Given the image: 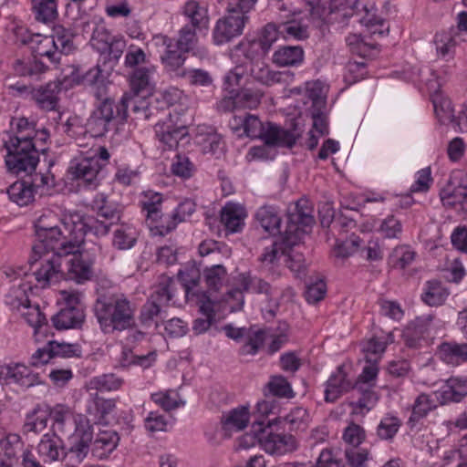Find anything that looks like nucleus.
<instances>
[{"label":"nucleus","instance_id":"nucleus-1","mask_svg":"<svg viewBox=\"0 0 467 467\" xmlns=\"http://www.w3.org/2000/svg\"><path fill=\"white\" fill-rule=\"evenodd\" d=\"M40 223L36 233V241L32 246V254L28 259L31 266L41 261V266L34 272L36 281L45 287L57 281L63 272V255H68L77 247L76 243L66 241L59 227L47 229Z\"/></svg>","mask_w":467,"mask_h":467},{"label":"nucleus","instance_id":"nucleus-2","mask_svg":"<svg viewBox=\"0 0 467 467\" xmlns=\"http://www.w3.org/2000/svg\"><path fill=\"white\" fill-rule=\"evenodd\" d=\"M135 310L134 304L122 294L102 295L93 306L94 315L105 334L133 327Z\"/></svg>","mask_w":467,"mask_h":467},{"label":"nucleus","instance_id":"nucleus-3","mask_svg":"<svg viewBox=\"0 0 467 467\" xmlns=\"http://www.w3.org/2000/svg\"><path fill=\"white\" fill-rule=\"evenodd\" d=\"M100 75L99 67L89 69L83 77L86 84L93 86V94L97 99L95 109L86 123V130L94 138L104 136L109 130L116 113L114 100L107 94L104 85H98Z\"/></svg>","mask_w":467,"mask_h":467},{"label":"nucleus","instance_id":"nucleus-4","mask_svg":"<svg viewBox=\"0 0 467 467\" xmlns=\"http://www.w3.org/2000/svg\"><path fill=\"white\" fill-rule=\"evenodd\" d=\"M237 124H242L244 132L247 137L261 139L266 146L293 148L300 133L296 131V125L293 130H285L281 126L267 122L265 125L254 115L234 117Z\"/></svg>","mask_w":467,"mask_h":467},{"label":"nucleus","instance_id":"nucleus-5","mask_svg":"<svg viewBox=\"0 0 467 467\" xmlns=\"http://www.w3.org/2000/svg\"><path fill=\"white\" fill-rule=\"evenodd\" d=\"M31 134L25 136H10L5 140L4 146L7 150L5 165L7 170L16 175L34 172L39 161L38 152L47 151L46 148H36L31 142Z\"/></svg>","mask_w":467,"mask_h":467},{"label":"nucleus","instance_id":"nucleus-6","mask_svg":"<svg viewBox=\"0 0 467 467\" xmlns=\"http://www.w3.org/2000/svg\"><path fill=\"white\" fill-rule=\"evenodd\" d=\"M178 279L182 284L187 299L190 297L198 298V303L200 304L199 311L202 317L193 321L192 330L197 335L202 334L215 321V312L210 296L200 288L201 274L195 268L179 271Z\"/></svg>","mask_w":467,"mask_h":467},{"label":"nucleus","instance_id":"nucleus-7","mask_svg":"<svg viewBox=\"0 0 467 467\" xmlns=\"http://www.w3.org/2000/svg\"><path fill=\"white\" fill-rule=\"evenodd\" d=\"M272 421L258 420L252 425V434L244 436L242 442L248 447L257 441L265 451L274 456L292 453L297 449V442L291 434L275 433L270 429Z\"/></svg>","mask_w":467,"mask_h":467},{"label":"nucleus","instance_id":"nucleus-8","mask_svg":"<svg viewBox=\"0 0 467 467\" xmlns=\"http://www.w3.org/2000/svg\"><path fill=\"white\" fill-rule=\"evenodd\" d=\"M176 284L172 278L164 277L158 285L150 297L141 306L139 320L142 327H150L155 324L159 326L156 318L161 317L166 311L165 307L175 296Z\"/></svg>","mask_w":467,"mask_h":467},{"label":"nucleus","instance_id":"nucleus-9","mask_svg":"<svg viewBox=\"0 0 467 467\" xmlns=\"http://www.w3.org/2000/svg\"><path fill=\"white\" fill-rule=\"evenodd\" d=\"M75 34L70 28L56 26L51 36H45L37 42L35 53L47 57L52 63H58L62 54L67 55L74 49Z\"/></svg>","mask_w":467,"mask_h":467},{"label":"nucleus","instance_id":"nucleus-10","mask_svg":"<svg viewBox=\"0 0 467 467\" xmlns=\"http://www.w3.org/2000/svg\"><path fill=\"white\" fill-rule=\"evenodd\" d=\"M50 418L53 420L52 431L54 436H70L74 434V438L80 436L83 431H91L88 421L82 416H74L72 412L61 406H56L49 410Z\"/></svg>","mask_w":467,"mask_h":467},{"label":"nucleus","instance_id":"nucleus-11","mask_svg":"<svg viewBox=\"0 0 467 467\" xmlns=\"http://www.w3.org/2000/svg\"><path fill=\"white\" fill-rule=\"evenodd\" d=\"M226 15L218 19L213 30L215 45H223L243 34L248 16L236 11L226 9Z\"/></svg>","mask_w":467,"mask_h":467},{"label":"nucleus","instance_id":"nucleus-12","mask_svg":"<svg viewBox=\"0 0 467 467\" xmlns=\"http://www.w3.org/2000/svg\"><path fill=\"white\" fill-rule=\"evenodd\" d=\"M153 96H143L140 94H125L120 102L116 105L117 116L121 119L127 118V111L130 109L138 119H148L152 114L155 107L152 105Z\"/></svg>","mask_w":467,"mask_h":467},{"label":"nucleus","instance_id":"nucleus-13","mask_svg":"<svg viewBox=\"0 0 467 467\" xmlns=\"http://www.w3.org/2000/svg\"><path fill=\"white\" fill-rule=\"evenodd\" d=\"M63 272L59 275L57 282L61 278L73 280L78 284H82L89 280L93 275L92 268L79 255L77 254L76 248L68 255H63L62 259ZM56 283V281H51Z\"/></svg>","mask_w":467,"mask_h":467},{"label":"nucleus","instance_id":"nucleus-14","mask_svg":"<svg viewBox=\"0 0 467 467\" xmlns=\"http://www.w3.org/2000/svg\"><path fill=\"white\" fill-rule=\"evenodd\" d=\"M2 379L8 380V382H14L25 389L43 384L38 373L34 372L29 367L20 363L1 368L0 380Z\"/></svg>","mask_w":467,"mask_h":467},{"label":"nucleus","instance_id":"nucleus-15","mask_svg":"<svg viewBox=\"0 0 467 467\" xmlns=\"http://www.w3.org/2000/svg\"><path fill=\"white\" fill-rule=\"evenodd\" d=\"M59 81H51L46 85L32 88L30 94L37 107L46 111L58 109L59 94L62 90Z\"/></svg>","mask_w":467,"mask_h":467},{"label":"nucleus","instance_id":"nucleus-16","mask_svg":"<svg viewBox=\"0 0 467 467\" xmlns=\"http://www.w3.org/2000/svg\"><path fill=\"white\" fill-rule=\"evenodd\" d=\"M433 316L426 315L416 317L403 331V339L409 348H417L433 329Z\"/></svg>","mask_w":467,"mask_h":467},{"label":"nucleus","instance_id":"nucleus-17","mask_svg":"<svg viewBox=\"0 0 467 467\" xmlns=\"http://www.w3.org/2000/svg\"><path fill=\"white\" fill-rule=\"evenodd\" d=\"M70 173L77 180H81L87 186L95 188L98 185V176L101 171V165L94 158H81L71 163Z\"/></svg>","mask_w":467,"mask_h":467},{"label":"nucleus","instance_id":"nucleus-18","mask_svg":"<svg viewBox=\"0 0 467 467\" xmlns=\"http://www.w3.org/2000/svg\"><path fill=\"white\" fill-rule=\"evenodd\" d=\"M355 388V384L348 378L344 366H339L331 374L326 384L325 400L335 402L344 393Z\"/></svg>","mask_w":467,"mask_h":467},{"label":"nucleus","instance_id":"nucleus-19","mask_svg":"<svg viewBox=\"0 0 467 467\" xmlns=\"http://www.w3.org/2000/svg\"><path fill=\"white\" fill-rule=\"evenodd\" d=\"M250 73L254 80L265 86H272L275 83L285 82L287 78L294 76L289 71L272 70L263 60H256L253 62Z\"/></svg>","mask_w":467,"mask_h":467},{"label":"nucleus","instance_id":"nucleus-20","mask_svg":"<svg viewBox=\"0 0 467 467\" xmlns=\"http://www.w3.org/2000/svg\"><path fill=\"white\" fill-rule=\"evenodd\" d=\"M92 431H83V433L76 437V442L63 453L62 462L67 467L78 466L88 453V445L92 441Z\"/></svg>","mask_w":467,"mask_h":467},{"label":"nucleus","instance_id":"nucleus-21","mask_svg":"<svg viewBox=\"0 0 467 467\" xmlns=\"http://www.w3.org/2000/svg\"><path fill=\"white\" fill-rule=\"evenodd\" d=\"M196 204L191 199L181 202L171 214L166 215L165 223L156 224L161 235H165L174 230L178 223L184 222L195 211Z\"/></svg>","mask_w":467,"mask_h":467},{"label":"nucleus","instance_id":"nucleus-22","mask_svg":"<svg viewBox=\"0 0 467 467\" xmlns=\"http://www.w3.org/2000/svg\"><path fill=\"white\" fill-rule=\"evenodd\" d=\"M154 130L156 137L169 150L177 148L180 140L187 139L186 128L183 126L175 127L171 120L158 122Z\"/></svg>","mask_w":467,"mask_h":467},{"label":"nucleus","instance_id":"nucleus-23","mask_svg":"<svg viewBox=\"0 0 467 467\" xmlns=\"http://www.w3.org/2000/svg\"><path fill=\"white\" fill-rule=\"evenodd\" d=\"M245 217L244 208L237 203L227 202L221 211V222L229 234L241 232Z\"/></svg>","mask_w":467,"mask_h":467},{"label":"nucleus","instance_id":"nucleus-24","mask_svg":"<svg viewBox=\"0 0 467 467\" xmlns=\"http://www.w3.org/2000/svg\"><path fill=\"white\" fill-rule=\"evenodd\" d=\"M441 402H460L467 397V377L452 376L448 379L442 386L441 392Z\"/></svg>","mask_w":467,"mask_h":467},{"label":"nucleus","instance_id":"nucleus-25","mask_svg":"<svg viewBox=\"0 0 467 467\" xmlns=\"http://www.w3.org/2000/svg\"><path fill=\"white\" fill-rule=\"evenodd\" d=\"M262 96L259 89L242 88L233 99H223L221 107L228 110L234 108L254 109L260 104Z\"/></svg>","mask_w":467,"mask_h":467},{"label":"nucleus","instance_id":"nucleus-26","mask_svg":"<svg viewBox=\"0 0 467 467\" xmlns=\"http://www.w3.org/2000/svg\"><path fill=\"white\" fill-rule=\"evenodd\" d=\"M84 319V308L78 307H63L51 318L54 327L58 330L78 328Z\"/></svg>","mask_w":467,"mask_h":467},{"label":"nucleus","instance_id":"nucleus-27","mask_svg":"<svg viewBox=\"0 0 467 467\" xmlns=\"http://www.w3.org/2000/svg\"><path fill=\"white\" fill-rule=\"evenodd\" d=\"M305 52L301 46H282L273 54V63L278 67H298L304 62Z\"/></svg>","mask_w":467,"mask_h":467},{"label":"nucleus","instance_id":"nucleus-28","mask_svg":"<svg viewBox=\"0 0 467 467\" xmlns=\"http://www.w3.org/2000/svg\"><path fill=\"white\" fill-rule=\"evenodd\" d=\"M437 355L448 365H460L467 361V343L443 342L439 346Z\"/></svg>","mask_w":467,"mask_h":467},{"label":"nucleus","instance_id":"nucleus-29","mask_svg":"<svg viewBox=\"0 0 467 467\" xmlns=\"http://www.w3.org/2000/svg\"><path fill=\"white\" fill-rule=\"evenodd\" d=\"M255 218L265 232L274 235L281 233L282 219L276 206L269 204L261 206L255 213Z\"/></svg>","mask_w":467,"mask_h":467},{"label":"nucleus","instance_id":"nucleus-30","mask_svg":"<svg viewBox=\"0 0 467 467\" xmlns=\"http://www.w3.org/2000/svg\"><path fill=\"white\" fill-rule=\"evenodd\" d=\"M249 422V409L246 406H241L230 410L223 415L221 420L222 429L224 436H230L232 431H240L244 430Z\"/></svg>","mask_w":467,"mask_h":467},{"label":"nucleus","instance_id":"nucleus-31","mask_svg":"<svg viewBox=\"0 0 467 467\" xmlns=\"http://www.w3.org/2000/svg\"><path fill=\"white\" fill-rule=\"evenodd\" d=\"M312 212L313 209L308 201L301 199L296 202L293 208L289 209L287 214L288 223L295 226V231L302 227L310 226L314 223Z\"/></svg>","mask_w":467,"mask_h":467},{"label":"nucleus","instance_id":"nucleus-32","mask_svg":"<svg viewBox=\"0 0 467 467\" xmlns=\"http://www.w3.org/2000/svg\"><path fill=\"white\" fill-rule=\"evenodd\" d=\"M462 40L464 39L459 36L455 27L437 33L434 37V43L438 56L443 58L451 57L456 45Z\"/></svg>","mask_w":467,"mask_h":467},{"label":"nucleus","instance_id":"nucleus-33","mask_svg":"<svg viewBox=\"0 0 467 467\" xmlns=\"http://www.w3.org/2000/svg\"><path fill=\"white\" fill-rule=\"evenodd\" d=\"M93 210L98 217L111 223L112 225H118L120 222L121 209L117 204L109 202L104 194H99L94 199Z\"/></svg>","mask_w":467,"mask_h":467},{"label":"nucleus","instance_id":"nucleus-34","mask_svg":"<svg viewBox=\"0 0 467 467\" xmlns=\"http://www.w3.org/2000/svg\"><path fill=\"white\" fill-rule=\"evenodd\" d=\"M49 416L48 409H43L37 405L26 417V421L23 425L24 433L28 435L30 433L37 434L44 431L47 426Z\"/></svg>","mask_w":467,"mask_h":467},{"label":"nucleus","instance_id":"nucleus-35","mask_svg":"<svg viewBox=\"0 0 467 467\" xmlns=\"http://www.w3.org/2000/svg\"><path fill=\"white\" fill-rule=\"evenodd\" d=\"M182 14L190 20V24L186 26H192L199 30L208 28L209 16L207 9L202 6L199 2L188 0L182 7Z\"/></svg>","mask_w":467,"mask_h":467},{"label":"nucleus","instance_id":"nucleus-36","mask_svg":"<svg viewBox=\"0 0 467 467\" xmlns=\"http://www.w3.org/2000/svg\"><path fill=\"white\" fill-rule=\"evenodd\" d=\"M161 41L166 49L164 54L161 56V59L169 71H174L177 74L182 70L181 67L184 64V52H181L174 45L173 40L167 36H162Z\"/></svg>","mask_w":467,"mask_h":467},{"label":"nucleus","instance_id":"nucleus-37","mask_svg":"<svg viewBox=\"0 0 467 467\" xmlns=\"http://www.w3.org/2000/svg\"><path fill=\"white\" fill-rule=\"evenodd\" d=\"M19 311L28 325L34 327L36 340H38L37 337L46 334L48 327L47 322L38 306L21 305Z\"/></svg>","mask_w":467,"mask_h":467},{"label":"nucleus","instance_id":"nucleus-38","mask_svg":"<svg viewBox=\"0 0 467 467\" xmlns=\"http://www.w3.org/2000/svg\"><path fill=\"white\" fill-rule=\"evenodd\" d=\"M154 85L151 82L150 70L149 68H137L130 77L131 94L152 96Z\"/></svg>","mask_w":467,"mask_h":467},{"label":"nucleus","instance_id":"nucleus-39","mask_svg":"<svg viewBox=\"0 0 467 467\" xmlns=\"http://www.w3.org/2000/svg\"><path fill=\"white\" fill-rule=\"evenodd\" d=\"M137 242L136 229L129 223H120L113 233L112 245L118 250L132 248Z\"/></svg>","mask_w":467,"mask_h":467},{"label":"nucleus","instance_id":"nucleus-40","mask_svg":"<svg viewBox=\"0 0 467 467\" xmlns=\"http://www.w3.org/2000/svg\"><path fill=\"white\" fill-rule=\"evenodd\" d=\"M197 143L202 147L203 153L211 154L216 158L223 153L225 146L222 136L215 131L200 134L197 137Z\"/></svg>","mask_w":467,"mask_h":467},{"label":"nucleus","instance_id":"nucleus-41","mask_svg":"<svg viewBox=\"0 0 467 467\" xmlns=\"http://www.w3.org/2000/svg\"><path fill=\"white\" fill-rule=\"evenodd\" d=\"M448 296L449 292L441 283L433 280L427 282L421 299L428 306H438L445 302Z\"/></svg>","mask_w":467,"mask_h":467},{"label":"nucleus","instance_id":"nucleus-42","mask_svg":"<svg viewBox=\"0 0 467 467\" xmlns=\"http://www.w3.org/2000/svg\"><path fill=\"white\" fill-rule=\"evenodd\" d=\"M32 10L38 22H53L57 16V0H32Z\"/></svg>","mask_w":467,"mask_h":467},{"label":"nucleus","instance_id":"nucleus-43","mask_svg":"<svg viewBox=\"0 0 467 467\" xmlns=\"http://www.w3.org/2000/svg\"><path fill=\"white\" fill-rule=\"evenodd\" d=\"M9 199L19 206H26L34 201L35 193L24 180L17 181L7 189Z\"/></svg>","mask_w":467,"mask_h":467},{"label":"nucleus","instance_id":"nucleus-44","mask_svg":"<svg viewBox=\"0 0 467 467\" xmlns=\"http://www.w3.org/2000/svg\"><path fill=\"white\" fill-rule=\"evenodd\" d=\"M125 48V42L123 40H114L107 49L106 53L103 55L101 58H99V63L103 62V66L106 67V70H112L114 66L117 64L119 59L123 54ZM99 67L100 73L103 69L100 68V65L98 64L94 68ZM103 77L101 74L99 75V84L103 85Z\"/></svg>","mask_w":467,"mask_h":467},{"label":"nucleus","instance_id":"nucleus-45","mask_svg":"<svg viewBox=\"0 0 467 467\" xmlns=\"http://www.w3.org/2000/svg\"><path fill=\"white\" fill-rule=\"evenodd\" d=\"M440 197L444 206L454 207L458 203L467 202V186L448 184L440 192Z\"/></svg>","mask_w":467,"mask_h":467},{"label":"nucleus","instance_id":"nucleus-46","mask_svg":"<svg viewBox=\"0 0 467 467\" xmlns=\"http://www.w3.org/2000/svg\"><path fill=\"white\" fill-rule=\"evenodd\" d=\"M307 410L302 407H296L282 420L276 419L279 422L288 425V431H303L307 427L308 423Z\"/></svg>","mask_w":467,"mask_h":467},{"label":"nucleus","instance_id":"nucleus-47","mask_svg":"<svg viewBox=\"0 0 467 467\" xmlns=\"http://www.w3.org/2000/svg\"><path fill=\"white\" fill-rule=\"evenodd\" d=\"M192 86L207 88L213 85V79L211 74L202 68L182 69L177 73Z\"/></svg>","mask_w":467,"mask_h":467},{"label":"nucleus","instance_id":"nucleus-48","mask_svg":"<svg viewBox=\"0 0 467 467\" xmlns=\"http://www.w3.org/2000/svg\"><path fill=\"white\" fill-rule=\"evenodd\" d=\"M279 30L286 39L304 40L309 36L307 26L295 18L282 22Z\"/></svg>","mask_w":467,"mask_h":467},{"label":"nucleus","instance_id":"nucleus-49","mask_svg":"<svg viewBox=\"0 0 467 467\" xmlns=\"http://www.w3.org/2000/svg\"><path fill=\"white\" fill-rule=\"evenodd\" d=\"M354 389L359 390L361 396L357 401L350 403V406L353 408V412L363 414L365 411H369L378 401L377 393L370 389H364L362 386L355 385Z\"/></svg>","mask_w":467,"mask_h":467},{"label":"nucleus","instance_id":"nucleus-50","mask_svg":"<svg viewBox=\"0 0 467 467\" xmlns=\"http://www.w3.org/2000/svg\"><path fill=\"white\" fill-rule=\"evenodd\" d=\"M197 27L192 26H184L179 31L178 38L174 45L181 52H191L192 51L198 43V37L196 35Z\"/></svg>","mask_w":467,"mask_h":467},{"label":"nucleus","instance_id":"nucleus-51","mask_svg":"<svg viewBox=\"0 0 467 467\" xmlns=\"http://www.w3.org/2000/svg\"><path fill=\"white\" fill-rule=\"evenodd\" d=\"M111 223L105 221L96 215V217L88 216L82 219L81 230L85 234H91L97 237H102L109 233Z\"/></svg>","mask_w":467,"mask_h":467},{"label":"nucleus","instance_id":"nucleus-52","mask_svg":"<svg viewBox=\"0 0 467 467\" xmlns=\"http://www.w3.org/2000/svg\"><path fill=\"white\" fill-rule=\"evenodd\" d=\"M162 197L160 193H151L150 196L142 202V209L147 212V220H151L156 224L165 223L166 215L161 213L160 206Z\"/></svg>","mask_w":467,"mask_h":467},{"label":"nucleus","instance_id":"nucleus-53","mask_svg":"<svg viewBox=\"0 0 467 467\" xmlns=\"http://www.w3.org/2000/svg\"><path fill=\"white\" fill-rule=\"evenodd\" d=\"M434 112L442 124L451 123L455 120L451 101L448 98L436 96L432 99Z\"/></svg>","mask_w":467,"mask_h":467},{"label":"nucleus","instance_id":"nucleus-54","mask_svg":"<svg viewBox=\"0 0 467 467\" xmlns=\"http://www.w3.org/2000/svg\"><path fill=\"white\" fill-rule=\"evenodd\" d=\"M435 408L436 404L429 395L420 394L412 405L410 421H419Z\"/></svg>","mask_w":467,"mask_h":467},{"label":"nucleus","instance_id":"nucleus-55","mask_svg":"<svg viewBox=\"0 0 467 467\" xmlns=\"http://www.w3.org/2000/svg\"><path fill=\"white\" fill-rule=\"evenodd\" d=\"M37 451L40 456L45 458V461H57L60 455L58 438L45 434L37 445Z\"/></svg>","mask_w":467,"mask_h":467},{"label":"nucleus","instance_id":"nucleus-56","mask_svg":"<svg viewBox=\"0 0 467 467\" xmlns=\"http://www.w3.org/2000/svg\"><path fill=\"white\" fill-rule=\"evenodd\" d=\"M122 379L117 378L114 374H103L92 378L89 380L88 388L99 391H111L119 389Z\"/></svg>","mask_w":467,"mask_h":467},{"label":"nucleus","instance_id":"nucleus-57","mask_svg":"<svg viewBox=\"0 0 467 467\" xmlns=\"http://www.w3.org/2000/svg\"><path fill=\"white\" fill-rule=\"evenodd\" d=\"M24 180L29 184L32 192L39 195L45 193V189H48L53 185V177L47 173L42 172H29L25 175Z\"/></svg>","mask_w":467,"mask_h":467},{"label":"nucleus","instance_id":"nucleus-58","mask_svg":"<svg viewBox=\"0 0 467 467\" xmlns=\"http://www.w3.org/2000/svg\"><path fill=\"white\" fill-rule=\"evenodd\" d=\"M151 400L166 411L175 410L184 405V401L172 390L153 393L151 394Z\"/></svg>","mask_w":467,"mask_h":467},{"label":"nucleus","instance_id":"nucleus-59","mask_svg":"<svg viewBox=\"0 0 467 467\" xmlns=\"http://www.w3.org/2000/svg\"><path fill=\"white\" fill-rule=\"evenodd\" d=\"M269 392L275 397L290 399L294 392L290 383L283 376H273L267 383Z\"/></svg>","mask_w":467,"mask_h":467},{"label":"nucleus","instance_id":"nucleus-60","mask_svg":"<svg viewBox=\"0 0 467 467\" xmlns=\"http://www.w3.org/2000/svg\"><path fill=\"white\" fill-rule=\"evenodd\" d=\"M225 275L226 269L222 265H215L211 268H207L204 271V277L207 286L209 287V291L205 292L208 294L210 291H218L223 285Z\"/></svg>","mask_w":467,"mask_h":467},{"label":"nucleus","instance_id":"nucleus-61","mask_svg":"<svg viewBox=\"0 0 467 467\" xmlns=\"http://www.w3.org/2000/svg\"><path fill=\"white\" fill-rule=\"evenodd\" d=\"M415 254V252L410 247L401 245L393 250L389 259L393 267L404 269L412 263Z\"/></svg>","mask_w":467,"mask_h":467},{"label":"nucleus","instance_id":"nucleus-62","mask_svg":"<svg viewBox=\"0 0 467 467\" xmlns=\"http://www.w3.org/2000/svg\"><path fill=\"white\" fill-rule=\"evenodd\" d=\"M242 286L244 291L255 294L272 296V287L269 283L257 276H244Z\"/></svg>","mask_w":467,"mask_h":467},{"label":"nucleus","instance_id":"nucleus-63","mask_svg":"<svg viewBox=\"0 0 467 467\" xmlns=\"http://www.w3.org/2000/svg\"><path fill=\"white\" fill-rule=\"evenodd\" d=\"M235 48L240 50L244 57L251 61V64L256 60H262L261 57L267 53L263 52V47L256 39L242 41L235 47Z\"/></svg>","mask_w":467,"mask_h":467},{"label":"nucleus","instance_id":"nucleus-64","mask_svg":"<svg viewBox=\"0 0 467 467\" xmlns=\"http://www.w3.org/2000/svg\"><path fill=\"white\" fill-rule=\"evenodd\" d=\"M400 426V420L397 417H384L377 428V435L381 440H391L398 432Z\"/></svg>","mask_w":467,"mask_h":467}]
</instances>
